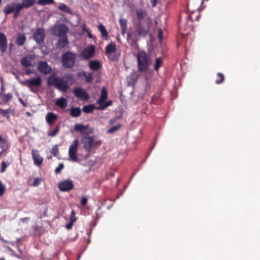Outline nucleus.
<instances>
[{
    "instance_id": "nucleus-4",
    "label": "nucleus",
    "mask_w": 260,
    "mask_h": 260,
    "mask_svg": "<svg viewBox=\"0 0 260 260\" xmlns=\"http://www.w3.org/2000/svg\"><path fill=\"white\" fill-rule=\"evenodd\" d=\"M19 83L23 86H26L30 90L34 93H37L38 90L35 87H39L42 84V79L40 77L31 78L24 81L19 80Z\"/></svg>"
},
{
    "instance_id": "nucleus-22",
    "label": "nucleus",
    "mask_w": 260,
    "mask_h": 260,
    "mask_svg": "<svg viewBox=\"0 0 260 260\" xmlns=\"http://www.w3.org/2000/svg\"><path fill=\"white\" fill-rule=\"evenodd\" d=\"M10 147V144L6 139H2V141H0V148L2 150L0 151V157L5 153Z\"/></svg>"
},
{
    "instance_id": "nucleus-5",
    "label": "nucleus",
    "mask_w": 260,
    "mask_h": 260,
    "mask_svg": "<svg viewBox=\"0 0 260 260\" xmlns=\"http://www.w3.org/2000/svg\"><path fill=\"white\" fill-rule=\"evenodd\" d=\"M81 142L83 144V148L89 153L91 151L92 149L98 148L102 144L101 141H95L93 137L90 136L83 137Z\"/></svg>"
},
{
    "instance_id": "nucleus-9",
    "label": "nucleus",
    "mask_w": 260,
    "mask_h": 260,
    "mask_svg": "<svg viewBox=\"0 0 260 260\" xmlns=\"http://www.w3.org/2000/svg\"><path fill=\"white\" fill-rule=\"evenodd\" d=\"M74 129L76 132H80L81 134L89 135L93 132V128L88 125L83 124H76L74 126Z\"/></svg>"
},
{
    "instance_id": "nucleus-31",
    "label": "nucleus",
    "mask_w": 260,
    "mask_h": 260,
    "mask_svg": "<svg viewBox=\"0 0 260 260\" xmlns=\"http://www.w3.org/2000/svg\"><path fill=\"white\" fill-rule=\"evenodd\" d=\"M95 108V107L93 105L90 104L84 106L82 108V110L85 113H91Z\"/></svg>"
},
{
    "instance_id": "nucleus-20",
    "label": "nucleus",
    "mask_w": 260,
    "mask_h": 260,
    "mask_svg": "<svg viewBox=\"0 0 260 260\" xmlns=\"http://www.w3.org/2000/svg\"><path fill=\"white\" fill-rule=\"evenodd\" d=\"M16 5H20V4L18 3H13L6 5L4 8V13L6 15H8L11 13L14 12L15 11V7H16Z\"/></svg>"
},
{
    "instance_id": "nucleus-33",
    "label": "nucleus",
    "mask_w": 260,
    "mask_h": 260,
    "mask_svg": "<svg viewBox=\"0 0 260 260\" xmlns=\"http://www.w3.org/2000/svg\"><path fill=\"white\" fill-rule=\"evenodd\" d=\"M162 60L161 57L156 58L155 60L154 69L156 71H158L159 68L161 66Z\"/></svg>"
},
{
    "instance_id": "nucleus-15",
    "label": "nucleus",
    "mask_w": 260,
    "mask_h": 260,
    "mask_svg": "<svg viewBox=\"0 0 260 260\" xmlns=\"http://www.w3.org/2000/svg\"><path fill=\"white\" fill-rule=\"evenodd\" d=\"M54 82L55 87L60 91H65L69 88L68 81H64L61 78L55 79Z\"/></svg>"
},
{
    "instance_id": "nucleus-54",
    "label": "nucleus",
    "mask_w": 260,
    "mask_h": 260,
    "mask_svg": "<svg viewBox=\"0 0 260 260\" xmlns=\"http://www.w3.org/2000/svg\"><path fill=\"white\" fill-rule=\"evenodd\" d=\"M158 39H159V41H161L162 39V38H163V36H162V31L161 29H158Z\"/></svg>"
},
{
    "instance_id": "nucleus-17",
    "label": "nucleus",
    "mask_w": 260,
    "mask_h": 260,
    "mask_svg": "<svg viewBox=\"0 0 260 260\" xmlns=\"http://www.w3.org/2000/svg\"><path fill=\"white\" fill-rule=\"evenodd\" d=\"M94 51V46L93 45H91L88 48L85 49L83 51L81 55L84 59H88L93 56Z\"/></svg>"
},
{
    "instance_id": "nucleus-62",
    "label": "nucleus",
    "mask_w": 260,
    "mask_h": 260,
    "mask_svg": "<svg viewBox=\"0 0 260 260\" xmlns=\"http://www.w3.org/2000/svg\"><path fill=\"white\" fill-rule=\"evenodd\" d=\"M2 139H3V137H2L1 135H0V141H2Z\"/></svg>"
},
{
    "instance_id": "nucleus-18",
    "label": "nucleus",
    "mask_w": 260,
    "mask_h": 260,
    "mask_svg": "<svg viewBox=\"0 0 260 260\" xmlns=\"http://www.w3.org/2000/svg\"><path fill=\"white\" fill-rule=\"evenodd\" d=\"M31 154L36 165L39 166L42 164L43 158L40 155L38 150H32Z\"/></svg>"
},
{
    "instance_id": "nucleus-53",
    "label": "nucleus",
    "mask_w": 260,
    "mask_h": 260,
    "mask_svg": "<svg viewBox=\"0 0 260 260\" xmlns=\"http://www.w3.org/2000/svg\"><path fill=\"white\" fill-rule=\"evenodd\" d=\"M86 72L84 71H83L81 72H79L77 73V76L79 77H81L82 76H83L84 77V76H86Z\"/></svg>"
},
{
    "instance_id": "nucleus-49",
    "label": "nucleus",
    "mask_w": 260,
    "mask_h": 260,
    "mask_svg": "<svg viewBox=\"0 0 260 260\" xmlns=\"http://www.w3.org/2000/svg\"><path fill=\"white\" fill-rule=\"evenodd\" d=\"M6 190L5 186L2 183L1 180H0V197L2 196Z\"/></svg>"
},
{
    "instance_id": "nucleus-45",
    "label": "nucleus",
    "mask_w": 260,
    "mask_h": 260,
    "mask_svg": "<svg viewBox=\"0 0 260 260\" xmlns=\"http://www.w3.org/2000/svg\"><path fill=\"white\" fill-rule=\"evenodd\" d=\"M50 152L52 154L55 156H56L59 154L58 146L57 145L54 146L51 149Z\"/></svg>"
},
{
    "instance_id": "nucleus-27",
    "label": "nucleus",
    "mask_w": 260,
    "mask_h": 260,
    "mask_svg": "<svg viewBox=\"0 0 260 260\" xmlns=\"http://www.w3.org/2000/svg\"><path fill=\"white\" fill-rule=\"evenodd\" d=\"M68 101L64 98H60L56 100L55 105L62 109L65 108L67 106Z\"/></svg>"
},
{
    "instance_id": "nucleus-26",
    "label": "nucleus",
    "mask_w": 260,
    "mask_h": 260,
    "mask_svg": "<svg viewBox=\"0 0 260 260\" xmlns=\"http://www.w3.org/2000/svg\"><path fill=\"white\" fill-rule=\"evenodd\" d=\"M89 67L92 71H96L102 67V64L99 61L93 60L89 62Z\"/></svg>"
},
{
    "instance_id": "nucleus-8",
    "label": "nucleus",
    "mask_w": 260,
    "mask_h": 260,
    "mask_svg": "<svg viewBox=\"0 0 260 260\" xmlns=\"http://www.w3.org/2000/svg\"><path fill=\"white\" fill-rule=\"evenodd\" d=\"M116 50V46L115 43H110L108 44L105 48V54L108 58L112 60H116L117 59V56L113 55Z\"/></svg>"
},
{
    "instance_id": "nucleus-39",
    "label": "nucleus",
    "mask_w": 260,
    "mask_h": 260,
    "mask_svg": "<svg viewBox=\"0 0 260 260\" xmlns=\"http://www.w3.org/2000/svg\"><path fill=\"white\" fill-rule=\"evenodd\" d=\"M13 98V95L11 93H8L6 94H4L3 95L2 100L4 102L6 103L8 102L9 101L11 100Z\"/></svg>"
},
{
    "instance_id": "nucleus-29",
    "label": "nucleus",
    "mask_w": 260,
    "mask_h": 260,
    "mask_svg": "<svg viewBox=\"0 0 260 260\" xmlns=\"http://www.w3.org/2000/svg\"><path fill=\"white\" fill-rule=\"evenodd\" d=\"M36 3V0H23L20 4L21 8H29L32 6Z\"/></svg>"
},
{
    "instance_id": "nucleus-43",
    "label": "nucleus",
    "mask_w": 260,
    "mask_h": 260,
    "mask_svg": "<svg viewBox=\"0 0 260 260\" xmlns=\"http://www.w3.org/2000/svg\"><path fill=\"white\" fill-rule=\"evenodd\" d=\"M55 79H58V77H53V76H50L48 77L47 80V85L49 86L54 85L55 84L54 83Z\"/></svg>"
},
{
    "instance_id": "nucleus-57",
    "label": "nucleus",
    "mask_w": 260,
    "mask_h": 260,
    "mask_svg": "<svg viewBox=\"0 0 260 260\" xmlns=\"http://www.w3.org/2000/svg\"><path fill=\"white\" fill-rule=\"evenodd\" d=\"M18 100L20 102V103L22 105V106L23 107H26V104L25 103V102H24V101L21 98H19L18 99Z\"/></svg>"
},
{
    "instance_id": "nucleus-42",
    "label": "nucleus",
    "mask_w": 260,
    "mask_h": 260,
    "mask_svg": "<svg viewBox=\"0 0 260 260\" xmlns=\"http://www.w3.org/2000/svg\"><path fill=\"white\" fill-rule=\"evenodd\" d=\"M15 7V11L14 12L13 17L16 18L19 15L20 12L22 10L20 5H16Z\"/></svg>"
},
{
    "instance_id": "nucleus-3",
    "label": "nucleus",
    "mask_w": 260,
    "mask_h": 260,
    "mask_svg": "<svg viewBox=\"0 0 260 260\" xmlns=\"http://www.w3.org/2000/svg\"><path fill=\"white\" fill-rule=\"evenodd\" d=\"M77 57L76 53L70 51L63 53L61 56L62 67L66 69L73 68L75 64Z\"/></svg>"
},
{
    "instance_id": "nucleus-58",
    "label": "nucleus",
    "mask_w": 260,
    "mask_h": 260,
    "mask_svg": "<svg viewBox=\"0 0 260 260\" xmlns=\"http://www.w3.org/2000/svg\"><path fill=\"white\" fill-rule=\"evenodd\" d=\"M32 73L31 70L28 69L25 70V74L27 75H29L30 74Z\"/></svg>"
},
{
    "instance_id": "nucleus-34",
    "label": "nucleus",
    "mask_w": 260,
    "mask_h": 260,
    "mask_svg": "<svg viewBox=\"0 0 260 260\" xmlns=\"http://www.w3.org/2000/svg\"><path fill=\"white\" fill-rule=\"evenodd\" d=\"M224 81V76L223 74L218 73L217 74V79L215 81V83L217 84H220L222 83Z\"/></svg>"
},
{
    "instance_id": "nucleus-47",
    "label": "nucleus",
    "mask_w": 260,
    "mask_h": 260,
    "mask_svg": "<svg viewBox=\"0 0 260 260\" xmlns=\"http://www.w3.org/2000/svg\"><path fill=\"white\" fill-rule=\"evenodd\" d=\"M112 104V101H110L107 102L106 104H105L102 107H96L97 110H103L105 109L106 107L111 105Z\"/></svg>"
},
{
    "instance_id": "nucleus-46",
    "label": "nucleus",
    "mask_w": 260,
    "mask_h": 260,
    "mask_svg": "<svg viewBox=\"0 0 260 260\" xmlns=\"http://www.w3.org/2000/svg\"><path fill=\"white\" fill-rule=\"evenodd\" d=\"M42 179L40 177L36 178L34 181L33 183L31 186H38L41 183Z\"/></svg>"
},
{
    "instance_id": "nucleus-2",
    "label": "nucleus",
    "mask_w": 260,
    "mask_h": 260,
    "mask_svg": "<svg viewBox=\"0 0 260 260\" xmlns=\"http://www.w3.org/2000/svg\"><path fill=\"white\" fill-rule=\"evenodd\" d=\"M138 69L141 72H146L149 68L151 60L146 52L140 51L137 55Z\"/></svg>"
},
{
    "instance_id": "nucleus-32",
    "label": "nucleus",
    "mask_w": 260,
    "mask_h": 260,
    "mask_svg": "<svg viewBox=\"0 0 260 260\" xmlns=\"http://www.w3.org/2000/svg\"><path fill=\"white\" fill-rule=\"evenodd\" d=\"M98 27L103 37H107L108 36V32L104 25L100 24Z\"/></svg>"
},
{
    "instance_id": "nucleus-1",
    "label": "nucleus",
    "mask_w": 260,
    "mask_h": 260,
    "mask_svg": "<svg viewBox=\"0 0 260 260\" xmlns=\"http://www.w3.org/2000/svg\"><path fill=\"white\" fill-rule=\"evenodd\" d=\"M151 22H135L134 35L139 37L145 38L149 34Z\"/></svg>"
},
{
    "instance_id": "nucleus-21",
    "label": "nucleus",
    "mask_w": 260,
    "mask_h": 260,
    "mask_svg": "<svg viewBox=\"0 0 260 260\" xmlns=\"http://www.w3.org/2000/svg\"><path fill=\"white\" fill-rule=\"evenodd\" d=\"M58 34L59 38L68 37L67 32L69 30L68 27L64 24L59 25L57 27Z\"/></svg>"
},
{
    "instance_id": "nucleus-7",
    "label": "nucleus",
    "mask_w": 260,
    "mask_h": 260,
    "mask_svg": "<svg viewBox=\"0 0 260 260\" xmlns=\"http://www.w3.org/2000/svg\"><path fill=\"white\" fill-rule=\"evenodd\" d=\"M78 144V140L75 139L70 146L69 150V155L72 160L77 161V147Z\"/></svg>"
},
{
    "instance_id": "nucleus-30",
    "label": "nucleus",
    "mask_w": 260,
    "mask_h": 260,
    "mask_svg": "<svg viewBox=\"0 0 260 260\" xmlns=\"http://www.w3.org/2000/svg\"><path fill=\"white\" fill-rule=\"evenodd\" d=\"M121 34L124 35L127 30V20L125 19L120 18L119 19Z\"/></svg>"
},
{
    "instance_id": "nucleus-44",
    "label": "nucleus",
    "mask_w": 260,
    "mask_h": 260,
    "mask_svg": "<svg viewBox=\"0 0 260 260\" xmlns=\"http://www.w3.org/2000/svg\"><path fill=\"white\" fill-rule=\"evenodd\" d=\"M0 114L4 117L9 119L10 117L9 110H4L0 109Z\"/></svg>"
},
{
    "instance_id": "nucleus-11",
    "label": "nucleus",
    "mask_w": 260,
    "mask_h": 260,
    "mask_svg": "<svg viewBox=\"0 0 260 260\" xmlns=\"http://www.w3.org/2000/svg\"><path fill=\"white\" fill-rule=\"evenodd\" d=\"M45 38V30L41 27L38 28L34 33L33 38L38 44H41L43 43Z\"/></svg>"
},
{
    "instance_id": "nucleus-51",
    "label": "nucleus",
    "mask_w": 260,
    "mask_h": 260,
    "mask_svg": "<svg viewBox=\"0 0 260 260\" xmlns=\"http://www.w3.org/2000/svg\"><path fill=\"white\" fill-rule=\"evenodd\" d=\"M7 166L6 162L5 161H3L2 163L1 170V172L2 173H4L5 172Z\"/></svg>"
},
{
    "instance_id": "nucleus-56",
    "label": "nucleus",
    "mask_w": 260,
    "mask_h": 260,
    "mask_svg": "<svg viewBox=\"0 0 260 260\" xmlns=\"http://www.w3.org/2000/svg\"><path fill=\"white\" fill-rule=\"evenodd\" d=\"M150 2L152 7H155L157 3V0H150Z\"/></svg>"
},
{
    "instance_id": "nucleus-28",
    "label": "nucleus",
    "mask_w": 260,
    "mask_h": 260,
    "mask_svg": "<svg viewBox=\"0 0 260 260\" xmlns=\"http://www.w3.org/2000/svg\"><path fill=\"white\" fill-rule=\"evenodd\" d=\"M70 114L73 117H78L81 114V110L79 107H72L70 109Z\"/></svg>"
},
{
    "instance_id": "nucleus-14",
    "label": "nucleus",
    "mask_w": 260,
    "mask_h": 260,
    "mask_svg": "<svg viewBox=\"0 0 260 260\" xmlns=\"http://www.w3.org/2000/svg\"><path fill=\"white\" fill-rule=\"evenodd\" d=\"M73 92L75 96L81 100L87 101L89 98L88 94L82 88H75Z\"/></svg>"
},
{
    "instance_id": "nucleus-37",
    "label": "nucleus",
    "mask_w": 260,
    "mask_h": 260,
    "mask_svg": "<svg viewBox=\"0 0 260 260\" xmlns=\"http://www.w3.org/2000/svg\"><path fill=\"white\" fill-rule=\"evenodd\" d=\"M59 129H60V125L59 124H58L57 125H56L55 128L53 131H52L48 133V136H50V137L55 136L59 132Z\"/></svg>"
},
{
    "instance_id": "nucleus-61",
    "label": "nucleus",
    "mask_w": 260,
    "mask_h": 260,
    "mask_svg": "<svg viewBox=\"0 0 260 260\" xmlns=\"http://www.w3.org/2000/svg\"><path fill=\"white\" fill-rule=\"evenodd\" d=\"M115 121H116L115 119H111L109 120V124H112L114 123L115 122Z\"/></svg>"
},
{
    "instance_id": "nucleus-59",
    "label": "nucleus",
    "mask_w": 260,
    "mask_h": 260,
    "mask_svg": "<svg viewBox=\"0 0 260 260\" xmlns=\"http://www.w3.org/2000/svg\"><path fill=\"white\" fill-rule=\"evenodd\" d=\"M106 100H101V98H100L98 100V103L99 104V105H102L104 103V102Z\"/></svg>"
},
{
    "instance_id": "nucleus-19",
    "label": "nucleus",
    "mask_w": 260,
    "mask_h": 260,
    "mask_svg": "<svg viewBox=\"0 0 260 260\" xmlns=\"http://www.w3.org/2000/svg\"><path fill=\"white\" fill-rule=\"evenodd\" d=\"M34 59V57L32 55L25 56L21 59V63L23 67L29 68L32 66V61Z\"/></svg>"
},
{
    "instance_id": "nucleus-10",
    "label": "nucleus",
    "mask_w": 260,
    "mask_h": 260,
    "mask_svg": "<svg viewBox=\"0 0 260 260\" xmlns=\"http://www.w3.org/2000/svg\"><path fill=\"white\" fill-rule=\"evenodd\" d=\"M137 18L135 22H151L147 12L142 9L137 10L136 11Z\"/></svg>"
},
{
    "instance_id": "nucleus-52",
    "label": "nucleus",
    "mask_w": 260,
    "mask_h": 260,
    "mask_svg": "<svg viewBox=\"0 0 260 260\" xmlns=\"http://www.w3.org/2000/svg\"><path fill=\"white\" fill-rule=\"evenodd\" d=\"M75 222V220H72V221H70L69 223L66 224V229L67 230H70L72 229L73 223Z\"/></svg>"
},
{
    "instance_id": "nucleus-16",
    "label": "nucleus",
    "mask_w": 260,
    "mask_h": 260,
    "mask_svg": "<svg viewBox=\"0 0 260 260\" xmlns=\"http://www.w3.org/2000/svg\"><path fill=\"white\" fill-rule=\"evenodd\" d=\"M7 38L5 34L0 32V51L3 53L6 52L7 49Z\"/></svg>"
},
{
    "instance_id": "nucleus-23",
    "label": "nucleus",
    "mask_w": 260,
    "mask_h": 260,
    "mask_svg": "<svg viewBox=\"0 0 260 260\" xmlns=\"http://www.w3.org/2000/svg\"><path fill=\"white\" fill-rule=\"evenodd\" d=\"M69 44L68 37L59 38L56 43V47L57 49H61L66 47Z\"/></svg>"
},
{
    "instance_id": "nucleus-13",
    "label": "nucleus",
    "mask_w": 260,
    "mask_h": 260,
    "mask_svg": "<svg viewBox=\"0 0 260 260\" xmlns=\"http://www.w3.org/2000/svg\"><path fill=\"white\" fill-rule=\"evenodd\" d=\"M74 185L71 180H66L59 183L58 188L61 191H69L74 188Z\"/></svg>"
},
{
    "instance_id": "nucleus-64",
    "label": "nucleus",
    "mask_w": 260,
    "mask_h": 260,
    "mask_svg": "<svg viewBox=\"0 0 260 260\" xmlns=\"http://www.w3.org/2000/svg\"><path fill=\"white\" fill-rule=\"evenodd\" d=\"M2 260H5V259H3Z\"/></svg>"
},
{
    "instance_id": "nucleus-63",
    "label": "nucleus",
    "mask_w": 260,
    "mask_h": 260,
    "mask_svg": "<svg viewBox=\"0 0 260 260\" xmlns=\"http://www.w3.org/2000/svg\"><path fill=\"white\" fill-rule=\"evenodd\" d=\"M16 79H19V77L18 76H16Z\"/></svg>"
},
{
    "instance_id": "nucleus-50",
    "label": "nucleus",
    "mask_w": 260,
    "mask_h": 260,
    "mask_svg": "<svg viewBox=\"0 0 260 260\" xmlns=\"http://www.w3.org/2000/svg\"><path fill=\"white\" fill-rule=\"evenodd\" d=\"M87 203V199L86 197H83L81 199V204L83 206L86 205Z\"/></svg>"
},
{
    "instance_id": "nucleus-6",
    "label": "nucleus",
    "mask_w": 260,
    "mask_h": 260,
    "mask_svg": "<svg viewBox=\"0 0 260 260\" xmlns=\"http://www.w3.org/2000/svg\"><path fill=\"white\" fill-rule=\"evenodd\" d=\"M179 33L183 36H186L192 30V20L190 16H187L186 17V23L184 25H182L180 22H179Z\"/></svg>"
},
{
    "instance_id": "nucleus-41",
    "label": "nucleus",
    "mask_w": 260,
    "mask_h": 260,
    "mask_svg": "<svg viewBox=\"0 0 260 260\" xmlns=\"http://www.w3.org/2000/svg\"><path fill=\"white\" fill-rule=\"evenodd\" d=\"M102 100H106L108 98V93L105 87H103L101 90V97Z\"/></svg>"
},
{
    "instance_id": "nucleus-48",
    "label": "nucleus",
    "mask_w": 260,
    "mask_h": 260,
    "mask_svg": "<svg viewBox=\"0 0 260 260\" xmlns=\"http://www.w3.org/2000/svg\"><path fill=\"white\" fill-rule=\"evenodd\" d=\"M64 168V165L63 163H60L57 167L55 170V173L58 174L60 172L61 170Z\"/></svg>"
},
{
    "instance_id": "nucleus-25",
    "label": "nucleus",
    "mask_w": 260,
    "mask_h": 260,
    "mask_svg": "<svg viewBox=\"0 0 260 260\" xmlns=\"http://www.w3.org/2000/svg\"><path fill=\"white\" fill-rule=\"evenodd\" d=\"M26 38L24 34L18 33L17 35L16 39V43L17 45L20 46H22L26 42Z\"/></svg>"
},
{
    "instance_id": "nucleus-40",
    "label": "nucleus",
    "mask_w": 260,
    "mask_h": 260,
    "mask_svg": "<svg viewBox=\"0 0 260 260\" xmlns=\"http://www.w3.org/2000/svg\"><path fill=\"white\" fill-rule=\"evenodd\" d=\"M85 81L87 83H89L92 82L93 77V73L90 72L88 74L86 73V76H84Z\"/></svg>"
},
{
    "instance_id": "nucleus-38",
    "label": "nucleus",
    "mask_w": 260,
    "mask_h": 260,
    "mask_svg": "<svg viewBox=\"0 0 260 260\" xmlns=\"http://www.w3.org/2000/svg\"><path fill=\"white\" fill-rule=\"evenodd\" d=\"M54 3V0H38V4L42 6L53 4Z\"/></svg>"
},
{
    "instance_id": "nucleus-24",
    "label": "nucleus",
    "mask_w": 260,
    "mask_h": 260,
    "mask_svg": "<svg viewBox=\"0 0 260 260\" xmlns=\"http://www.w3.org/2000/svg\"><path fill=\"white\" fill-rule=\"evenodd\" d=\"M57 119V115L52 112L48 113L46 116V120L49 125H52Z\"/></svg>"
},
{
    "instance_id": "nucleus-12",
    "label": "nucleus",
    "mask_w": 260,
    "mask_h": 260,
    "mask_svg": "<svg viewBox=\"0 0 260 260\" xmlns=\"http://www.w3.org/2000/svg\"><path fill=\"white\" fill-rule=\"evenodd\" d=\"M38 70L42 74L48 75L52 72L51 67L47 63L46 61H40L38 64Z\"/></svg>"
},
{
    "instance_id": "nucleus-60",
    "label": "nucleus",
    "mask_w": 260,
    "mask_h": 260,
    "mask_svg": "<svg viewBox=\"0 0 260 260\" xmlns=\"http://www.w3.org/2000/svg\"><path fill=\"white\" fill-rule=\"evenodd\" d=\"M29 217H24L21 219V220L22 222H25L27 220H29Z\"/></svg>"
},
{
    "instance_id": "nucleus-35",
    "label": "nucleus",
    "mask_w": 260,
    "mask_h": 260,
    "mask_svg": "<svg viewBox=\"0 0 260 260\" xmlns=\"http://www.w3.org/2000/svg\"><path fill=\"white\" fill-rule=\"evenodd\" d=\"M121 124H118L116 125H114V126L111 127V128H110L107 131V133H109V134L114 133L115 132L118 131L121 128Z\"/></svg>"
},
{
    "instance_id": "nucleus-55",
    "label": "nucleus",
    "mask_w": 260,
    "mask_h": 260,
    "mask_svg": "<svg viewBox=\"0 0 260 260\" xmlns=\"http://www.w3.org/2000/svg\"><path fill=\"white\" fill-rule=\"evenodd\" d=\"M71 214H72V215H71V218H70V221H72V220H75V222L76 220V218L74 216V215H75V212H74V210L72 211Z\"/></svg>"
},
{
    "instance_id": "nucleus-36",
    "label": "nucleus",
    "mask_w": 260,
    "mask_h": 260,
    "mask_svg": "<svg viewBox=\"0 0 260 260\" xmlns=\"http://www.w3.org/2000/svg\"><path fill=\"white\" fill-rule=\"evenodd\" d=\"M59 9L62 11H63L67 13H68V14H71L72 12L71 11V10L70 9V8L68 7L67 5H66V4H61L59 6Z\"/></svg>"
}]
</instances>
